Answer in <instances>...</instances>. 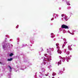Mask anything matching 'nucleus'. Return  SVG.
<instances>
[{"mask_svg":"<svg viewBox=\"0 0 78 78\" xmlns=\"http://www.w3.org/2000/svg\"><path fill=\"white\" fill-rule=\"evenodd\" d=\"M62 28H65V29H68V30L69 29V27L65 25H62Z\"/></svg>","mask_w":78,"mask_h":78,"instance_id":"nucleus-1","label":"nucleus"},{"mask_svg":"<svg viewBox=\"0 0 78 78\" xmlns=\"http://www.w3.org/2000/svg\"><path fill=\"white\" fill-rule=\"evenodd\" d=\"M58 66H59L60 64H61V60H60L59 62H58Z\"/></svg>","mask_w":78,"mask_h":78,"instance_id":"nucleus-2","label":"nucleus"},{"mask_svg":"<svg viewBox=\"0 0 78 78\" xmlns=\"http://www.w3.org/2000/svg\"><path fill=\"white\" fill-rule=\"evenodd\" d=\"M12 58H10V59H8L7 60V61H12Z\"/></svg>","mask_w":78,"mask_h":78,"instance_id":"nucleus-3","label":"nucleus"},{"mask_svg":"<svg viewBox=\"0 0 78 78\" xmlns=\"http://www.w3.org/2000/svg\"><path fill=\"white\" fill-rule=\"evenodd\" d=\"M9 68H10V72H11V70H12V68L10 66H9Z\"/></svg>","mask_w":78,"mask_h":78,"instance_id":"nucleus-4","label":"nucleus"},{"mask_svg":"<svg viewBox=\"0 0 78 78\" xmlns=\"http://www.w3.org/2000/svg\"><path fill=\"white\" fill-rule=\"evenodd\" d=\"M68 48L69 50H72V48H70V47L69 46H68Z\"/></svg>","mask_w":78,"mask_h":78,"instance_id":"nucleus-5","label":"nucleus"},{"mask_svg":"<svg viewBox=\"0 0 78 78\" xmlns=\"http://www.w3.org/2000/svg\"><path fill=\"white\" fill-rule=\"evenodd\" d=\"M12 56H13V54L12 53H11L9 55V56L11 57Z\"/></svg>","mask_w":78,"mask_h":78,"instance_id":"nucleus-6","label":"nucleus"},{"mask_svg":"<svg viewBox=\"0 0 78 78\" xmlns=\"http://www.w3.org/2000/svg\"><path fill=\"white\" fill-rule=\"evenodd\" d=\"M60 59H61V61H63V58L60 57Z\"/></svg>","mask_w":78,"mask_h":78,"instance_id":"nucleus-7","label":"nucleus"},{"mask_svg":"<svg viewBox=\"0 0 78 78\" xmlns=\"http://www.w3.org/2000/svg\"><path fill=\"white\" fill-rule=\"evenodd\" d=\"M67 55H69L70 53V52L69 51H68V52H67Z\"/></svg>","mask_w":78,"mask_h":78,"instance_id":"nucleus-8","label":"nucleus"},{"mask_svg":"<svg viewBox=\"0 0 78 78\" xmlns=\"http://www.w3.org/2000/svg\"><path fill=\"white\" fill-rule=\"evenodd\" d=\"M55 75H56V73H54L53 74H52L53 76H55Z\"/></svg>","mask_w":78,"mask_h":78,"instance_id":"nucleus-9","label":"nucleus"},{"mask_svg":"<svg viewBox=\"0 0 78 78\" xmlns=\"http://www.w3.org/2000/svg\"><path fill=\"white\" fill-rule=\"evenodd\" d=\"M56 46H58V45H59V43H56Z\"/></svg>","mask_w":78,"mask_h":78,"instance_id":"nucleus-10","label":"nucleus"},{"mask_svg":"<svg viewBox=\"0 0 78 78\" xmlns=\"http://www.w3.org/2000/svg\"><path fill=\"white\" fill-rule=\"evenodd\" d=\"M3 48H5V45H4L3 46Z\"/></svg>","mask_w":78,"mask_h":78,"instance_id":"nucleus-11","label":"nucleus"},{"mask_svg":"<svg viewBox=\"0 0 78 78\" xmlns=\"http://www.w3.org/2000/svg\"><path fill=\"white\" fill-rule=\"evenodd\" d=\"M64 47H65V45H62V48H64Z\"/></svg>","mask_w":78,"mask_h":78,"instance_id":"nucleus-12","label":"nucleus"},{"mask_svg":"<svg viewBox=\"0 0 78 78\" xmlns=\"http://www.w3.org/2000/svg\"><path fill=\"white\" fill-rule=\"evenodd\" d=\"M64 16V14H62V17H63V16Z\"/></svg>","mask_w":78,"mask_h":78,"instance_id":"nucleus-13","label":"nucleus"},{"mask_svg":"<svg viewBox=\"0 0 78 78\" xmlns=\"http://www.w3.org/2000/svg\"><path fill=\"white\" fill-rule=\"evenodd\" d=\"M68 5H69H69H70V4H68Z\"/></svg>","mask_w":78,"mask_h":78,"instance_id":"nucleus-14","label":"nucleus"},{"mask_svg":"<svg viewBox=\"0 0 78 78\" xmlns=\"http://www.w3.org/2000/svg\"><path fill=\"white\" fill-rule=\"evenodd\" d=\"M46 76H47V74L45 75Z\"/></svg>","mask_w":78,"mask_h":78,"instance_id":"nucleus-15","label":"nucleus"},{"mask_svg":"<svg viewBox=\"0 0 78 78\" xmlns=\"http://www.w3.org/2000/svg\"><path fill=\"white\" fill-rule=\"evenodd\" d=\"M0 64H2V63H1V62H0Z\"/></svg>","mask_w":78,"mask_h":78,"instance_id":"nucleus-16","label":"nucleus"},{"mask_svg":"<svg viewBox=\"0 0 78 78\" xmlns=\"http://www.w3.org/2000/svg\"><path fill=\"white\" fill-rule=\"evenodd\" d=\"M57 48H58V47H57Z\"/></svg>","mask_w":78,"mask_h":78,"instance_id":"nucleus-17","label":"nucleus"}]
</instances>
